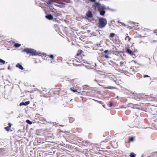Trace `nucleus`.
Returning <instances> with one entry per match:
<instances>
[{
	"mask_svg": "<svg viewBox=\"0 0 157 157\" xmlns=\"http://www.w3.org/2000/svg\"><path fill=\"white\" fill-rule=\"evenodd\" d=\"M93 6L95 7L96 10H98L99 11L100 14L102 16H103L105 13V11L104 10L108 9V8L105 6L103 5H101L98 2L95 3V4L93 5Z\"/></svg>",
	"mask_w": 157,
	"mask_h": 157,
	"instance_id": "f257e3e1",
	"label": "nucleus"
},
{
	"mask_svg": "<svg viewBox=\"0 0 157 157\" xmlns=\"http://www.w3.org/2000/svg\"><path fill=\"white\" fill-rule=\"evenodd\" d=\"M22 52H25L27 54H30L32 56L37 55L39 53L36 52V51L33 49H31L28 48H25L22 51Z\"/></svg>",
	"mask_w": 157,
	"mask_h": 157,
	"instance_id": "f03ea898",
	"label": "nucleus"
},
{
	"mask_svg": "<svg viewBox=\"0 0 157 157\" xmlns=\"http://www.w3.org/2000/svg\"><path fill=\"white\" fill-rule=\"evenodd\" d=\"M107 24V21L104 18H101L99 19V26L101 28L104 27Z\"/></svg>",
	"mask_w": 157,
	"mask_h": 157,
	"instance_id": "7ed1b4c3",
	"label": "nucleus"
},
{
	"mask_svg": "<svg viewBox=\"0 0 157 157\" xmlns=\"http://www.w3.org/2000/svg\"><path fill=\"white\" fill-rule=\"evenodd\" d=\"M86 15L88 17H91L93 16L91 12L90 11H89L86 12Z\"/></svg>",
	"mask_w": 157,
	"mask_h": 157,
	"instance_id": "20e7f679",
	"label": "nucleus"
},
{
	"mask_svg": "<svg viewBox=\"0 0 157 157\" xmlns=\"http://www.w3.org/2000/svg\"><path fill=\"white\" fill-rule=\"evenodd\" d=\"M45 17L49 20H52L53 19V16L51 14L46 16Z\"/></svg>",
	"mask_w": 157,
	"mask_h": 157,
	"instance_id": "39448f33",
	"label": "nucleus"
},
{
	"mask_svg": "<svg viewBox=\"0 0 157 157\" xmlns=\"http://www.w3.org/2000/svg\"><path fill=\"white\" fill-rule=\"evenodd\" d=\"M16 67L19 68L20 69L22 70L23 69V67L19 63H18L16 65Z\"/></svg>",
	"mask_w": 157,
	"mask_h": 157,
	"instance_id": "423d86ee",
	"label": "nucleus"
},
{
	"mask_svg": "<svg viewBox=\"0 0 157 157\" xmlns=\"http://www.w3.org/2000/svg\"><path fill=\"white\" fill-rule=\"evenodd\" d=\"M54 2H56V0H51L47 2V4H52Z\"/></svg>",
	"mask_w": 157,
	"mask_h": 157,
	"instance_id": "0eeeda50",
	"label": "nucleus"
},
{
	"mask_svg": "<svg viewBox=\"0 0 157 157\" xmlns=\"http://www.w3.org/2000/svg\"><path fill=\"white\" fill-rule=\"evenodd\" d=\"M127 52L132 55H133V53L132 51L128 49H127Z\"/></svg>",
	"mask_w": 157,
	"mask_h": 157,
	"instance_id": "6e6552de",
	"label": "nucleus"
},
{
	"mask_svg": "<svg viewBox=\"0 0 157 157\" xmlns=\"http://www.w3.org/2000/svg\"><path fill=\"white\" fill-rule=\"evenodd\" d=\"M21 45L20 44L17 43V44H15L14 45V46L15 47L18 48V47H19L21 46Z\"/></svg>",
	"mask_w": 157,
	"mask_h": 157,
	"instance_id": "1a4fd4ad",
	"label": "nucleus"
},
{
	"mask_svg": "<svg viewBox=\"0 0 157 157\" xmlns=\"http://www.w3.org/2000/svg\"><path fill=\"white\" fill-rule=\"evenodd\" d=\"M130 38L129 36H126L125 38V40H127L128 41H129L130 40Z\"/></svg>",
	"mask_w": 157,
	"mask_h": 157,
	"instance_id": "9d476101",
	"label": "nucleus"
},
{
	"mask_svg": "<svg viewBox=\"0 0 157 157\" xmlns=\"http://www.w3.org/2000/svg\"><path fill=\"white\" fill-rule=\"evenodd\" d=\"M82 52V50H81L80 51H79L78 52V53L76 55V56H78L80 55L81 54Z\"/></svg>",
	"mask_w": 157,
	"mask_h": 157,
	"instance_id": "9b49d317",
	"label": "nucleus"
},
{
	"mask_svg": "<svg viewBox=\"0 0 157 157\" xmlns=\"http://www.w3.org/2000/svg\"><path fill=\"white\" fill-rule=\"evenodd\" d=\"M130 156L131 157H135V154L134 153H130Z\"/></svg>",
	"mask_w": 157,
	"mask_h": 157,
	"instance_id": "f8f14e48",
	"label": "nucleus"
},
{
	"mask_svg": "<svg viewBox=\"0 0 157 157\" xmlns=\"http://www.w3.org/2000/svg\"><path fill=\"white\" fill-rule=\"evenodd\" d=\"M26 122L30 124H32V122L28 120H27L26 121Z\"/></svg>",
	"mask_w": 157,
	"mask_h": 157,
	"instance_id": "ddd939ff",
	"label": "nucleus"
},
{
	"mask_svg": "<svg viewBox=\"0 0 157 157\" xmlns=\"http://www.w3.org/2000/svg\"><path fill=\"white\" fill-rule=\"evenodd\" d=\"M0 62L3 63V64H4L5 63V61L0 59Z\"/></svg>",
	"mask_w": 157,
	"mask_h": 157,
	"instance_id": "4468645a",
	"label": "nucleus"
},
{
	"mask_svg": "<svg viewBox=\"0 0 157 157\" xmlns=\"http://www.w3.org/2000/svg\"><path fill=\"white\" fill-rule=\"evenodd\" d=\"M114 35H115L114 33H110V36L111 38H113L114 36Z\"/></svg>",
	"mask_w": 157,
	"mask_h": 157,
	"instance_id": "2eb2a0df",
	"label": "nucleus"
},
{
	"mask_svg": "<svg viewBox=\"0 0 157 157\" xmlns=\"http://www.w3.org/2000/svg\"><path fill=\"white\" fill-rule=\"evenodd\" d=\"M70 89L72 91L74 92H77L76 90H75L73 88H71Z\"/></svg>",
	"mask_w": 157,
	"mask_h": 157,
	"instance_id": "dca6fc26",
	"label": "nucleus"
},
{
	"mask_svg": "<svg viewBox=\"0 0 157 157\" xmlns=\"http://www.w3.org/2000/svg\"><path fill=\"white\" fill-rule=\"evenodd\" d=\"M5 129L7 131H9V130L10 129V127H6L5 128Z\"/></svg>",
	"mask_w": 157,
	"mask_h": 157,
	"instance_id": "f3484780",
	"label": "nucleus"
},
{
	"mask_svg": "<svg viewBox=\"0 0 157 157\" xmlns=\"http://www.w3.org/2000/svg\"><path fill=\"white\" fill-rule=\"evenodd\" d=\"M25 105V102H21L20 104V106Z\"/></svg>",
	"mask_w": 157,
	"mask_h": 157,
	"instance_id": "a211bd4d",
	"label": "nucleus"
},
{
	"mask_svg": "<svg viewBox=\"0 0 157 157\" xmlns=\"http://www.w3.org/2000/svg\"><path fill=\"white\" fill-rule=\"evenodd\" d=\"M129 140L130 141H133L134 140V138L133 137H131L129 138Z\"/></svg>",
	"mask_w": 157,
	"mask_h": 157,
	"instance_id": "6ab92c4d",
	"label": "nucleus"
},
{
	"mask_svg": "<svg viewBox=\"0 0 157 157\" xmlns=\"http://www.w3.org/2000/svg\"><path fill=\"white\" fill-rule=\"evenodd\" d=\"M25 105H27L29 104L30 103L29 101H27L25 102Z\"/></svg>",
	"mask_w": 157,
	"mask_h": 157,
	"instance_id": "aec40b11",
	"label": "nucleus"
},
{
	"mask_svg": "<svg viewBox=\"0 0 157 157\" xmlns=\"http://www.w3.org/2000/svg\"><path fill=\"white\" fill-rule=\"evenodd\" d=\"M50 58H51L52 59H54V58L53 55H51L50 56Z\"/></svg>",
	"mask_w": 157,
	"mask_h": 157,
	"instance_id": "412c9836",
	"label": "nucleus"
},
{
	"mask_svg": "<svg viewBox=\"0 0 157 157\" xmlns=\"http://www.w3.org/2000/svg\"><path fill=\"white\" fill-rule=\"evenodd\" d=\"M144 78L149 77V76L147 75H144Z\"/></svg>",
	"mask_w": 157,
	"mask_h": 157,
	"instance_id": "4be33fe9",
	"label": "nucleus"
},
{
	"mask_svg": "<svg viewBox=\"0 0 157 157\" xmlns=\"http://www.w3.org/2000/svg\"><path fill=\"white\" fill-rule=\"evenodd\" d=\"M91 2H95L96 1V0H90Z\"/></svg>",
	"mask_w": 157,
	"mask_h": 157,
	"instance_id": "5701e85b",
	"label": "nucleus"
},
{
	"mask_svg": "<svg viewBox=\"0 0 157 157\" xmlns=\"http://www.w3.org/2000/svg\"><path fill=\"white\" fill-rule=\"evenodd\" d=\"M105 58H109V57L107 55H105Z\"/></svg>",
	"mask_w": 157,
	"mask_h": 157,
	"instance_id": "b1692460",
	"label": "nucleus"
},
{
	"mask_svg": "<svg viewBox=\"0 0 157 157\" xmlns=\"http://www.w3.org/2000/svg\"><path fill=\"white\" fill-rule=\"evenodd\" d=\"M112 105H113L112 103L111 102L109 104V107H111L112 106Z\"/></svg>",
	"mask_w": 157,
	"mask_h": 157,
	"instance_id": "393cba45",
	"label": "nucleus"
},
{
	"mask_svg": "<svg viewBox=\"0 0 157 157\" xmlns=\"http://www.w3.org/2000/svg\"><path fill=\"white\" fill-rule=\"evenodd\" d=\"M121 24L122 25H124V26H126L125 25L124 23H121Z\"/></svg>",
	"mask_w": 157,
	"mask_h": 157,
	"instance_id": "a878e982",
	"label": "nucleus"
},
{
	"mask_svg": "<svg viewBox=\"0 0 157 157\" xmlns=\"http://www.w3.org/2000/svg\"><path fill=\"white\" fill-rule=\"evenodd\" d=\"M8 125L9 126V127H10V128L11 127L12 124L10 123H9Z\"/></svg>",
	"mask_w": 157,
	"mask_h": 157,
	"instance_id": "bb28decb",
	"label": "nucleus"
},
{
	"mask_svg": "<svg viewBox=\"0 0 157 157\" xmlns=\"http://www.w3.org/2000/svg\"><path fill=\"white\" fill-rule=\"evenodd\" d=\"M108 50H106L104 52L105 53H107V52H108Z\"/></svg>",
	"mask_w": 157,
	"mask_h": 157,
	"instance_id": "cd10ccee",
	"label": "nucleus"
},
{
	"mask_svg": "<svg viewBox=\"0 0 157 157\" xmlns=\"http://www.w3.org/2000/svg\"><path fill=\"white\" fill-rule=\"evenodd\" d=\"M136 25L137 26H138V23H136Z\"/></svg>",
	"mask_w": 157,
	"mask_h": 157,
	"instance_id": "c85d7f7f",
	"label": "nucleus"
},
{
	"mask_svg": "<svg viewBox=\"0 0 157 157\" xmlns=\"http://www.w3.org/2000/svg\"><path fill=\"white\" fill-rule=\"evenodd\" d=\"M121 64H123V63H121Z\"/></svg>",
	"mask_w": 157,
	"mask_h": 157,
	"instance_id": "c756f323",
	"label": "nucleus"
},
{
	"mask_svg": "<svg viewBox=\"0 0 157 157\" xmlns=\"http://www.w3.org/2000/svg\"><path fill=\"white\" fill-rule=\"evenodd\" d=\"M121 64H123V63H121Z\"/></svg>",
	"mask_w": 157,
	"mask_h": 157,
	"instance_id": "7c9ffc66",
	"label": "nucleus"
},
{
	"mask_svg": "<svg viewBox=\"0 0 157 157\" xmlns=\"http://www.w3.org/2000/svg\"><path fill=\"white\" fill-rule=\"evenodd\" d=\"M121 64H123V63H121Z\"/></svg>",
	"mask_w": 157,
	"mask_h": 157,
	"instance_id": "2f4dec72",
	"label": "nucleus"
},
{
	"mask_svg": "<svg viewBox=\"0 0 157 157\" xmlns=\"http://www.w3.org/2000/svg\"><path fill=\"white\" fill-rule=\"evenodd\" d=\"M103 107H105V106H104V105H103Z\"/></svg>",
	"mask_w": 157,
	"mask_h": 157,
	"instance_id": "473e14b6",
	"label": "nucleus"
}]
</instances>
